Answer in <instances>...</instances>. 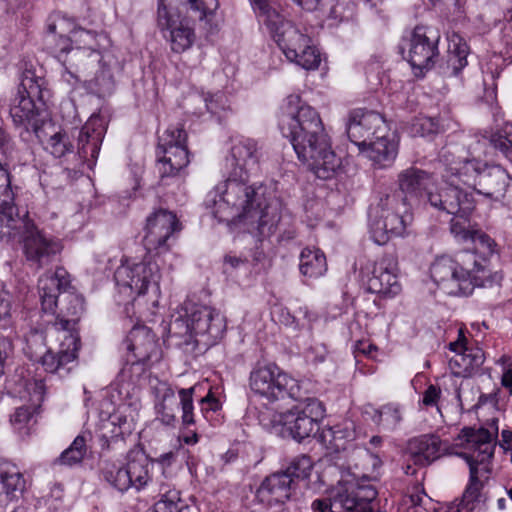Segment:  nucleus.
<instances>
[{
    "label": "nucleus",
    "mask_w": 512,
    "mask_h": 512,
    "mask_svg": "<svg viewBox=\"0 0 512 512\" xmlns=\"http://www.w3.org/2000/svg\"><path fill=\"white\" fill-rule=\"evenodd\" d=\"M0 152L6 163L12 160L16 153L15 142L8 132L2 128V125H0Z\"/></svg>",
    "instance_id": "4d7b16f0"
},
{
    "label": "nucleus",
    "mask_w": 512,
    "mask_h": 512,
    "mask_svg": "<svg viewBox=\"0 0 512 512\" xmlns=\"http://www.w3.org/2000/svg\"><path fill=\"white\" fill-rule=\"evenodd\" d=\"M450 230L455 236H460L464 240H470L472 232L476 231V229H471L469 225H465V222H460L455 218L451 221Z\"/></svg>",
    "instance_id": "052dcab7"
},
{
    "label": "nucleus",
    "mask_w": 512,
    "mask_h": 512,
    "mask_svg": "<svg viewBox=\"0 0 512 512\" xmlns=\"http://www.w3.org/2000/svg\"><path fill=\"white\" fill-rule=\"evenodd\" d=\"M412 221L411 203L402 202L397 195H381L378 203L369 210L371 237L379 245L390 238L408 235Z\"/></svg>",
    "instance_id": "0eeeda50"
},
{
    "label": "nucleus",
    "mask_w": 512,
    "mask_h": 512,
    "mask_svg": "<svg viewBox=\"0 0 512 512\" xmlns=\"http://www.w3.org/2000/svg\"><path fill=\"white\" fill-rule=\"evenodd\" d=\"M503 366L502 385L510 390L512 394V361L508 356H502L499 360Z\"/></svg>",
    "instance_id": "bf43d9fd"
},
{
    "label": "nucleus",
    "mask_w": 512,
    "mask_h": 512,
    "mask_svg": "<svg viewBox=\"0 0 512 512\" xmlns=\"http://www.w3.org/2000/svg\"><path fill=\"white\" fill-rule=\"evenodd\" d=\"M327 261L319 248L306 247L299 257L300 273L307 278H319L327 271Z\"/></svg>",
    "instance_id": "4c0bfd02"
},
{
    "label": "nucleus",
    "mask_w": 512,
    "mask_h": 512,
    "mask_svg": "<svg viewBox=\"0 0 512 512\" xmlns=\"http://www.w3.org/2000/svg\"><path fill=\"white\" fill-rule=\"evenodd\" d=\"M477 257L474 253L461 252L454 259L450 256H440L430 267L433 281L444 285L449 294L469 295L475 287H485L487 271L481 267L478 274H474Z\"/></svg>",
    "instance_id": "39448f33"
},
{
    "label": "nucleus",
    "mask_w": 512,
    "mask_h": 512,
    "mask_svg": "<svg viewBox=\"0 0 512 512\" xmlns=\"http://www.w3.org/2000/svg\"><path fill=\"white\" fill-rule=\"evenodd\" d=\"M423 204L440 215H452L463 220H466L475 208L472 194L454 184L440 188L433 187L426 194Z\"/></svg>",
    "instance_id": "a211bd4d"
},
{
    "label": "nucleus",
    "mask_w": 512,
    "mask_h": 512,
    "mask_svg": "<svg viewBox=\"0 0 512 512\" xmlns=\"http://www.w3.org/2000/svg\"><path fill=\"white\" fill-rule=\"evenodd\" d=\"M488 140L494 149L506 157L512 149V124H505L501 129L492 133Z\"/></svg>",
    "instance_id": "864d4df0"
},
{
    "label": "nucleus",
    "mask_w": 512,
    "mask_h": 512,
    "mask_svg": "<svg viewBox=\"0 0 512 512\" xmlns=\"http://www.w3.org/2000/svg\"><path fill=\"white\" fill-rule=\"evenodd\" d=\"M249 388L270 404L301 398L300 382L274 363H257L249 375Z\"/></svg>",
    "instance_id": "6e6552de"
},
{
    "label": "nucleus",
    "mask_w": 512,
    "mask_h": 512,
    "mask_svg": "<svg viewBox=\"0 0 512 512\" xmlns=\"http://www.w3.org/2000/svg\"><path fill=\"white\" fill-rule=\"evenodd\" d=\"M43 79L31 71H25L18 86L17 94L10 105V116L15 126L38 134L40 128L38 108L35 100L43 101ZM39 137V135H37Z\"/></svg>",
    "instance_id": "9d476101"
},
{
    "label": "nucleus",
    "mask_w": 512,
    "mask_h": 512,
    "mask_svg": "<svg viewBox=\"0 0 512 512\" xmlns=\"http://www.w3.org/2000/svg\"><path fill=\"white\" fill-rule=\"evenodd\" d=\"M16 239L22 242L26 259L38 268L48 265L62 250L60 241L40 230L31 217Z\"/></svg>",
    "instance_id": "f3484780"
},
{
    "label": "nucleus",
    "mask_w": 512,
    "mask_h": 512,
    "mask_svg": "<svg viewBox=\"0 0 512 512\" xmlns=\"http://www.w3.org/2000/svg\"><path fill=\"white\" fill-rule=\"evenodd\" d=\"M190 163L187 133L180 126L169 127L158 139L156 168L160 182L181 175Z\"/></svg>",
    "instance_id": "1a4fd4ad"
},
{
    "label": "nucleus",
    "mask_w": 512,
    "mask_h": 512,
    "mask_svg": "<svg viewBox=\"0 0 512 512\" xmlns=\"http://www.w3.org/2000/svg\"><path fill=\"white\" fill-rule=\"evenodd\" d=\"M98 120H89L79 131L77 153L73 154L72 167L65 168L66 171H77L87 163L88 167L94 165L103 140V129L101 125L96 127Z\"/></svg>",
    "instance_id": "bb28decb"
},
{
    "label": "nucleus",
    "mask_w": 512,
    "mask_h": 512,
    "mask_svg": "<svg viewBox=\"0 0 512 512\" xmlns=\"http://www.w3.org/2000/svg\"><path fill=\"white\" fill-rule=\"evenodd\" d=\"M87 453L86 440L83 436H77L71 445L65 449L56 459L55 463L66 466L79 464Z\"/></svg>",
    "instance_id": "de8ad7c7"
},
{
    "label": "nucleus",
    "mask_w": 512,
    "mask_h": 512,
    "mask_svg": "<svg viewBox=\"0 0 512 512\" xmlns=\"http://www.w3.org/2000/svg\"><path fill=\"white\" fill-rule=\"evenodd\" d=\"M286 58L305 70H315L319 67L321 56L312 44L310 37L302 33L295 25L285 30L275 40Z\"/></svg>",
    "instance_id": "6ab92c4d"
},
{
    "label": "nucleus",
    "mask_w": 512,
    "mask_h": 512,
    "mask_svg": "<svg viewBox=\"0 0 512 512\" xmlns=\"http://www.w3.org/2000/svg\"><path fill=\"white\" fill-rule=\"evenodd\" d=\"M437 31L424 26H416L408 41V52L404 58L409 62L417 77H422L432 69L439 58Z\"/></svg>",
    "instance_id": "dca6fc26"
},
{
    "label": "nucleus",
    "mask_w": 512,
    "mask_h": 512,
    "mask_svg": "<svg viewBox=\"0 0 512 512\" xmlns=\"http://www.w3.org/2000/svg\"><path fill=\"white\" fill-rule=\"evenodd\" d=\"M441 390L435 385H430L423 394L422 402L425 406H434L437 404Z\"/></svg>",
    "instance_id": "680f3d73"
},
{
    "label": "nucleus",
    "mask_w": 512,
    "mask_h": 512,
    "mask_svg": "<svg viewBox=\"0 0 512 512\" xmlns=\"http://www.w3.org/2000/svg\"><path fill=\"white\" fill-rule=\"evenodd\" d=\"M388 131L389 127L384 117L378 112L355 109L349 113L346 132L350 141L359 148V151L369 141H373L381 133Z\"/></svg>",
    "instance_id": "4be33fe9"
},
{
    "label": "nucleus",
    "mask_w": 512,
    "mask_h": 512,
    "mask_svg": "<svg viewBox=\"0 0 512 512\" xmlns=\"http://www.w3.org/2000/svg\"><path fill=\"white\" fill-rule=\"evenodd\" d=\"M25 487V479L17 467L0 466V496L5 494L10 499L18 498Z\"/></svg>",
    "instance_id": "a19ab883"
},
{
    "label": "nucleus",
    "mask_w": 512,
    "mask_h": 512,
    "mask_svg": "<svg viewBox=\"0 0 512 512\" xmlns=\"http://www.w3.org/2000/svg\"><path fill=\"white\" fill-rule=\"evenodd\" d=\"M362 460L365 463H371L373 469H376V468L380 467L381 464H382L380 458L377 455H374V454L370 453L369 451H366L362 455Z\"/></svg>",
    "instance_id": "338daca9"
},
{
    "label": "nucleus",
    "mask_w": 512,
    "mask_h": 512,
    "mask_svg": "<svg viewBox=\"0 0 512 512\" xmlns=\"http://www.w3.org/2000/svg\"><path fill=\"white\" fill-rule=\"evenodd\" d=\"M67 348L54 353L46 350L42 334L32 333L27 338V353L33 360H39L48 373H58L60 377L67 375L70 371L68 364L74 362L80 347L79 339L70 334L67 339Z\"/></svg>",
    "instance_id": "4468645a"
},
{
    "label": "nucleus",
    "mask_w": 512,
    "mask_h": 512,
    "mask_svg": "<svg viewBox=\"0 0 512 512\" xmlns=\"http://www.w3.org/2000/svg\"><path fill=\"white\" fill-rule=\"evenodd\" d=\"M11 303L8 299L0 298V327L6 328L10 323Z\"/></svg>",
    "instance_id": "e2e57ef3"
},
{
    "label": "nucleus",
    "mask_w": 512,
    "mask_h": 512,
    "mask_svg": "<svg viewBox=\"0 0 512 512\" xmlns=\"http://www.w3.org/2000/svg\"><path fill=\"white\" fill-rule=\"evenodd\" d=\"M450 128V122L443 117L419 116L413 119L410 133L413 136H430L442 133Z\"/></svg>",
    "instance_id": "a18cd8bd"
},
{
    "label": "nucleus",
    "mask_w": 512,
    "mask_h": 512,
    "mask_svg": "<svg viewBox=\"0 0 512 512\" xmlns=\"http://www.w3.org/2000/svg\"><path fill=\"white\" fill-rule=\"evenodd\" d=\"M258 20L275 41L294 24L288 20L272 0H249Z\"/></svg>",
    "instance_id": "7c9ffc66"
},
{
    "label": "nucleus",
    "mask_w": 512,
    "mask_h": 512,
    "mask_svg": "<svg viewBox=\"0 0 512 512\" xmlns=\"http://www.w3.org/2000/svg\"><path fill=\"white\" fill-rule=\"evenodd\" d=\"M67 306L57 314L54 326L56 329L69 331L79 321L84 311V300L78 295L70 294L65 297Z\"/></svg>",
    "instance_id": "ea45409f"
},
{
    "label": "nucleus",
    "mask_w": 512,
    "mask_h": 512,
    "mask_svg": "<svg viewBox=\"0 0 512 512\" xmlns=\"http://www.w3.org/2000/svg\"><path fill=\"white\" fill-rule=\"evenodd\" d=\"M294 481L282 471L267 476L256 490V499L266 507L284 504L292 495Z\"/></svg>",
    "instance_id": "c756f323"
},
{
    "label": "nucleus",
    "mask_w": 512,
    "mask_h": 512,
    "mask_svg": "<svg viewBox=\"0 0 512 512\" xmlns=\"http://www.w3.org/2000/svg\"><path fill=\"white\" fill-rule=\"evenodd\" d=\"M450 151L445 150L442 152L441 157L446 163V175L445 177L450 179L451 177H457L462 183L475 186V181L478 180L481 171L485 164H482L475 158H449Z\"/></svg>",
    "instance_id": "72a5a7b5"
},
{
    "label": "nucleus",
    "mask_w": 512,
    "mask_h": 512,
    "mask_svg": "<svg viewBox=\"0 0 512 512\" xmlns=\"http://www.w3.org/2000/svg\"><path fill=\"white\" fill-rule=\"evenodd\" d=\"M175 458H176V454L173 451H170V452L161 454L158 457L157 462L162 465L169 466L175 460Z\"/></svg>",
    "instance_id": "774afa93"
},
{
    "label": "nucleus",
    "mask_w": 512,
    "mask_h": 512,
    "mask_svg": "<svg viewBox=\"0 0 512 512\" xmlns=\"http://www.w3.org/2000/svg\"><path fill=\"white\" fill-rule=\"evenodd\" d=\"M51 381L52 376L44 379H34L26 384L27 392L30 395L31 406L18 407L11 415L10 422L16 429L21 430L24 428L31 419L33 412L41 406L45 398L47 382Z\"/></svg>",
    "instance_id": "f704fd0d"
},
{
    "label": "nucleus",
    "mask_w": 512,
    "mask_h": 512,
    "mask_svg": "<svg viewBox=\"0 0 512 512\" xmlns=\"http://www.w3.org/2000/svg\"><path fill=\"white\" fill-rule=\"evenodd\" d=\"M313 468V462L307 455H299L293 458L287 468L282 471L285 474H289L290 478L293 479H307Z\"/></svg>",
    "instance_id": "603ef678"
},
{
    "label": "nucleus",
    "mask_w": 512,
    "mask_h": 512,
    "mask_svg": "<svg viewBox=\"0 0 512 512\" xmlns=\"http://www.w3.org/2000/svg\"><path fill=\"white\" fill-rule=\"evenodd\" d=\"M455 355L449 360V369L456 377L468 378L476 374L485 361L484 351L478 346H468L462 329L456 341L449 343Z\"/></svg>",
    "instance_id": "b1692460"
},
{
    "label": "nucleus",
    "mask_w": 512,
    "mask_h": 512,
    "mask_svg": "<svg viewBox=\"0 0 512 512\" xmlns=\"http://www.w3.org/2000/svg\"><path fill=\"white\" fill-rule=\"evenodd\" d=\"M496 434L480 427H464L457 439L460 446L469 452L455 453L462 457L469 466V484L464 492V499L469 503L475 501L480 493L481 478L491 472V461L494 456Z\"/></svg>",
    "instance_id": "20e7f679"
},
{
    "label": "nucleus",
    "mask_w": 512,
    "mask_h": 512,
    "mask_svg": "<svg viewBox=\"0 0 512 512\" xmlns=\"http://www.w3.org/2000/svg\"><path fill=\"white\" fill-rule=\"evenodd\" d=\"M360 153L368 158L375 168L383 169L390 167L398 154V141L394 136L381 133L373 141L360 150Z\"/></svg>",
    "instance_id": "2f4dec72"
},
{
    "label": "nucleus",
    "mask_w": 512,
    "mask_h": 512,
    "mask_svg": "<svg viewBox=\"0 0 512 512\" xmlns=\"http://www.w3.org/2000/svg\"><path fill=\"white\" fill-rule=\"evenodd\" d=\"M161 499L155 504L157 512H181V498L179 491L167 489V485L160 484Z\"/></svg>",
    "instance_id": "3c124183"
},
{
    "label": "nucleus",
    "mask_w": 512,
    "mask_h": 512,
    "mask_svg": "<svg viewBox=\"0 0 512 512\" xmlns=\"http://www.w3.org/2000/svg\"><path fill=\"white\" fill-rule=\"evenodd\" d=\"M114 279L121 293L134 298L145 294L151 284L158 285L160 270L149 257L140 262L126 259L116 269Z\"/></svg>",
    "instance_id": "ddd939ff"
},
{
    "label": "nucleus",
    "mask_w": 512,
    "mask_h": 512,
    "mask_svg": "<svg viewBox=\"0 0 512 512\" xmlns=\"http://www.w3.org/2000/svg\"><path fill=\"white\" fill-rule=\"evenodd\" d=\"M295 5L307 12H318L328 19L336 18L335 0H291Z\"/></svg>",
    "instance_id": "8fccbe9b"
},
{
    "label": "nucleus",
    "mask_w": 512,
    "mask_h": 512,
    "mask_svg": "<svg viewBox=\"0 0 512 512\" xmlns=\"http://www.w3.org/2000/svg\"><path fill=\"white\" fill-rule=\"evenodd\" d=\"M397 185L398 189L391 191L389 195H397L405 203H410L413 199L423 203L426 194L434 186V177L430 172L411 166L399 172Z\"/></svg>",
    "instance_id": "a878e982"
},
{
    "label": "nucleus",
    "mask_w": 512,
    "mask_h": 512,
    "mask_svg": "<svg viewBox=\"0 0 512 512\" xmlns=\"http://www.w3.org/2000/svg\"><path fill=\"white\" fill-rule=\"evenodd\" d=\"M127 350L126 366L142 373L161 358L156 335L145 325L135 324L123 342ZM127 367L124 368L126 370Z\"/></svg>",
    "instance_id": "2eb2a0df"
},
{
    "label": "nucleus",
    "mask_w": 512,
    "mask_h": 512,
    "mask_svg": "<svg viewBox=\"0 0 512 512\" xmlns=\"http://www.w3.org/2000/svg\"><path fill=\"white\" fill-rule=\"evenodd\" d=\"M260 158L257 142L241 139L231 148L233 170L214 189L213 215L220 222L245 221L257 225L260 234L271 233L280 221V202L264 185H249L248 172L255 169Z\"/></svg>",
    "instance_id": "f257e3e1"
},
{
    "label": "nucleus",
    "mask_w": 512,
    "mask_h": 512,
    "mask_svg": "<svg viewBox=\"0 0 512 512\" xmlns=\"http://www.w3.org/2000/svg\"><path fill=\"white\" fill-rule=\"evenodd\" d=\"M70 287L69 273L57 267L53 273L47 272L38 280L41 309L44 313L55 314L60 293Z\"/></svg>",
    "instance_id": "c85d7f7f"
},
{
    "label": "nucleus",
    "mask_w": 512,
    "mask_h": 512,
    "mask_svg": "<svg viewBox=\"0 0 512 512\" xmlns=\"http://www.w3.org/2000/svg\"><path fill=\"white\" fill-rule=\"evenodd\" d=\"M45 149L54 157L62 158L67 154H73V145L65 131H58L51 135L45 145Z\"/></svg>",
    "instance_id": "09e8293b"
},
{
    "label": "nucleus",
    "mask_w": 512,
    "mask_h": 512,
    "mask_svg": "<svg viewBox=\"0 0 512 512\" xmlns=\"http://www.w3.org/2000/svg\"><path fill=\"white\" fill-rule=\"evenodd\" d=\"M84 21V19L69 17L62 12H54L48 18L47 31L51 34H55L58 29L61 33L68 32L73 49L98 52L108 49L111 44L108 35L103 31L98 32L83 26Z\"/></svg>",
    "instance_id": "f8f14e48"
},
{
    "label": "nucleus",
    "mask_w": 512,
    "mask_h": 512,
    "mask_svg": "<svg viewBox=\"0 0 512 512\" xmlns=\"http://www.w3.org/2000/svg\"><path fill=\"white\" fill-rule=\"evenodd\" d=\"M176 320L174 325H179ZM186 333L195 337L196 344L211 347L217 344L226 332L225 317L213 307L193 304L186 308L185 320Z\"/></svg>",
    "instance_id": "9b49d317"
},
{
    "label": "nucleus",
    "mask_w": 512,
    "mask_h": 512,
    "mask_svg": "<svg viewBox=\"0 0 512 512\" xmlns=\"http://www.w3.org/2000/svg\"><path fill=\"white\" fill-rule=\"evenodd\" d=\"M181 229L176 215L158 209L147 217L143 243L148 252L163 253L169 250L170 239Z\"/></svg>",
    "instance_id": "412c9836"
},
{
    "label": "nucleus",
    "mask_w": 512,
    "mask_h": 512,
    "mask_svg": "<svg viewBox=\"0 0 512 512\" xmlns=\"http://www.w3.org/2000/svg\"><path fill=\"white\" fill-rule=\"evenodd\" d=\"M206 108L211 114H219L225 110L227 99L224 94L216 93L205 98Z\"/></svg>",
    "instance_id": "13d9d810"
},
{
    "label": "nucleus",
    "mask_w": 512,
    "mask_h": 512,
    "mask_svg": "<svg viewBox=\"0 0 512 512\" xmlns=\"http://www.w3.org/2000/svg\"><path fill=\"white\" fill-rule=\"evenodd\" d=\"M280 322L286 326L292 327L294 329H298L299 325L296 321V318L290 314L288 310L282 309L280 313Z\"/></svg>",
    "instance_id": "69168bd1"
},
{
    "label": "nucleus",
    "mask_w": 512,
    "mask_h": 512,
    "mask_svg": "<svg viewBox=\"0 0 512 512\" xmlns=\"http://www.w3.org/2000/svg\"><path fill=\"white\" fill-rule=\"evenodd\" d=\"M286 109L280 129L289 138L298 159L319 179L335 177L342 168V160L332 148L320 114L313 107L301 104L296 94L286 98Z\"/></svg>",
    "instance_id": "f03ea898"
},
{
    "label": "nucleus",
    "mask_w": 512,
    "mask_h": 512,
    "mask_svg": "<svg viewBox=\"0 0 512 512\" xmlns=\"http://www.w3.org/2000/svg\"><path fill=\"white\" fill-rule=\"evenodd\" d=\"M298 401L286 412L261 413L260 423L267 429H285L298 442L316 435L325 417L324 404L314 397H301Z\"/></svg>",
    "instance_id": "423d86ee"
},
{
    "label": "nucleus",
    "mask_w": 512,
    "mask_h": 512,
    "mask_svg": "<svg viewBox=\"0 0 512 512\" xmlns=\"http://www.w3.org/2000/svg\"><path fill=\"white\" fill-rule=\"evenodd\" d=\"M29 217V212L19 210L14 202L5 205L0 203V240H15Z\"/></svg>",
    "instance_id": "c9c22d12"
},
{
    "label": "nucleus",
    "mask_w": 512,
    "mask_h": 512,
    "mask_svg": "<svg viewBox=\"0 0 512 512\" xmlns=\"http://www.w3.org/2000/svg\"><path fill=\"white\" fill-rule=\"evenodd\" d=\"M8 163L0 161V203L2 205L14 202V193L11 188L9 172L5 166Z\"/></svg>",
    "instance_id": "5fc2aeb1"
},
{
    "label": "nucleus",
    "mask_w": 512,
    "mask_h": 512,
    "mask_svg": "<svg viewBox=\"0 0 512 512\" xmlns=\"http://www.w3.org/2000/svg\"><path fill=\"white\" fill-rule=\"evenodd\" d=\"M201 411L206 416L209 411H217L220 407L219 401L209 393L200 400Z\"/></svg>",
    "instance_id": "0e129e2a"
},
{
    "label": "nucleus",
    "mask_w": 512,
    "mask_h": 512,
    "mask_svg": "<svg viewBox=\"0 0 512 512\" xmlns=\"http://www.w3.org/2000/svg\"><path fill=\"white\" fill-rule=\"evenodd\" d=\"M63 52H71L70 65L77 73L83 75L91 74L102 61V52L96 50H83L63 48Z\"/></svg>",
    "instance_id": "37998d69"
},
{
    "label": "nucleus",
    "mask_w": 512,
    "mask_h": 512,
    "mask_svg": "<svg viewBox=\"0 0 512 512\" xmlns=\"http://www.w3.org/2000/svg\"><path fill=\"white\" fill-rule=\"evenodd\" d=\"M218 8V0H159L158 26L171 50L182 53L191 48L196 36L189 23L199 21L212 28Z\"/></svg>",
    "instance_id": "7ed1b4c3"
},
{
    "label": "nucleus",
    "mask_w": 512,
    "mask_h": 512,
    "mask_svg": "<svg viewBox=\"0 0 512 512\" xmlns=\"http://www.w3.org/2000/svg\"><path fill=\"white\" fill-rule=\"evenodd\" d=\"M149 459L143 454H137L130 458L126 464L128 477L131 478V487L140 490L144 488L151 479Z\"/></svg>",
    "instance_id": "c03bdc74"
},
{
    "label": "nucleus",
    "mask_w": 512,
    "mask_h": 512,
    "mask_svg": "<svg viewBox=\"0 0 512 512\" xmlns=\"http://www.w3.org/2000/svg\"><path fill=\"white\" fill-rule=\"evenodd\" d=\"M423 495L425 493L419 487H415L410 494L405 495L401 504L402 512H425L422 507Z\"/></svg>",
    "instance_id": "6e6d98bb"
},
{
    "label": "nucleus",
    "mask_w": 512,
    "mask_h": 512,
    "mask_svg": "<svg viewBox=\"0 0 512 512\" xmlns=\"http://www.w3.org/2000/svg\"><path fill=\"white\" fill-rule=\"evenodd\" d=\"M110 424L113 426L110 439L107 440V448H113L114 445H122L125 438L131 435L134 425L133 420L121 413H114L110 416Z\"/></svg>",
    "instance_id": "49530a36"
},
{
    "label": "nucleus",
    "mask_w": 512,
    "mask_h": 512,
    "mask_svg": "<svg viewBox=\"0 0 512 512\" xmlns=\"http://www.w3.org/2000/svg\"><path fill=\"white\" fill-rule=\"evenodd\" d=\"M374 424L386 431L395 430L402 421V413L399 405L386 404L376 409L368 405L365 409Z\"/></svg>",
    "instance_id": "58836bf2"
},
{
    "label": "nucleus",
    "mask_w": 512,
    "mask_h": 512,
    "mask_svg": "<svg viewBox=\"0 0 512 512\" xmlns=\"http://www.w3.org/2000/svg\"><path fill=\"white\" fill-rule=\"evenodd\" d=\"M474 189L478 194L493 201H502L506 206L512 208L510 176L501 166L485 164L478 180L475 181Z\"/></svg>",
    "instance_id": "393cba45"
},
{
    "label": "nucleus",
    "mask_w": 512,
    "mask_h": 512,
    "mask_svg": "<svg viewBox=\"0 0 512 512\" xmlns=\"http://www.w3.org/2000/svg\"><path fill=\"white\" fill-rule=\"evenodd\" d=\"M451 450L452 447L435 434H423L411 438L407 443V453L420 466H427L443 455L453 454Z\"/></svg>",
    "instance_id": "cd10ccee"
},
{
    "label": "nucleus",
    "mask_w": 512,
    "mask_h": 512,
    "mask_svg": "<svg viewBox=\"0 0 512 512\" xmlns=\"http://www.w3.org/2000/svg\"><path fill=\"white\" fill-rule=\"evenodd\" d=\"M469 47L459 36H452L445 63L440 65L442 73L449 76H456L467 65Z\"/></svg>",
    "instance_id": "e433bc0d"
},
{
    "label": "nucleus",
    "mask_w": 512,
    "mask_h": 512,
    "mask_svg": "<svg viewBox=\"0 0 512 512\" xmlns=\"http://www.w3.org/2000/svg\"><path fill=\"white\" fill-rule=\"evenodd\" d=\"M100 474L102 479L119 492H125L131 488L132 480L128 477L125 465L105 460L101 463Z\"/></svg>",
    "instance_id": "79ce46f5"
},
{
    "label": "nucleus",
    "mask_w": 512,
    "mask_h": 512,
    "mask_svg": "<svg viewBox=\"0 0 512 512\" xmlns=\"http://www.w3.org/2000/svg\"><path fill=\"white\" fill-rule=\"evenodd\" d=\"M470 240L473 242L474 248L470 253H474L477 257V263L475 266L474 274H478V270L483 267L488 274L487 280H485V287L492 286L494 283H499L502 280V276L498 273H492L489 268V258L497 253V243L488 234L481 230L472 232Z\"/></svg>",
    "instance_id": "473e14b6"
},
{
    "label": "nucleus",
    "mask_w": 512,
    "mask_h": 512,
    "mask_svg": "<svg viewBox=\"0 0 512 512\" xmlns=\"http://www.w3.org/2000/svg\"><path fill=\"white\" fill-rule=\"evenodd\" d=\"M398 260L394 253H385L377 259L367 278V289L384 297H394L401 291L398 281Z\"/></svg>",
    "instance_id": "5701e85b"
},
{
    "label": "nucleus",
    "mask_w": 512,
    "mask_h": 512,
    "mask_svg": "<svg viewBox=\"0 0 512 512\" xmlns=\"http://www.w3.org/2000/svg\"><path fill=\"white\" fill-rule=\"evenodd\" d=\"M195 387L180 388L178 390L179 403L176 400L174 390L165 386L162 390L160 401L156 404L157 419L167 426H173L177 422V412L181 407V420L184 426L196 423L194 415L193 396Z\"/></svg>",
    "instance_id": "aec40b11"
}]
</instances>
